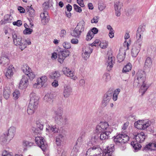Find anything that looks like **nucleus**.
Returning <instances> with one entry per match:
<instances>
[{"label": "nucleus", "instance_id": "1", "mask_svg": "<svg viewBox=\"0 0 156 156\" xmlns=\"http://www.w3.org/2000/svg\"><path fill=\"white\" fill-rule=\"evenodd\" d=\"M30 101L28 106L27 112L28 115H31L34 113L35 110L37 108L39 98L34 92L30 93Z\"/></svg>", "mask_w": 156, "mask_h": 156}, {"label": "nucleus", "instance_id": "2", "mask_svg": "<svg viewBox=\"0 0 156 156\" xmlns=\"http://www.w3.org/2000/svg\"><path fill=\"white\" fill-rule=\"evenodd\" d=\"M16 132V128L13 126L10 127L8 131L5 132L0 138V142L2 145L8 144L13 138Z\"/></svg>", "mask_w": 156, "mask_h": 156}, {"label": "nucleus", "instance_id": "3", "mask_svg": "<svg viewBox=\"0 0 156 156\" xmlns=\"http://www.w3.org/2000/svg\"><path fill=\"white\" fill-rule=\"evenodd\" d=\"M12 38L15 45L19 46L22 50L27 48V45L31 44V42L30 39H23L21 36L19 35H17L16 34L12 35Z\"/></svg>", "mask_w": 156, "mask_h": 156}, {"label": "nucleus", "instance_id": "4", "mask_svg": "<svg viewBox=\"0 0 156 156\" xmlns=\"http://www.w3.org/2000/svg\"><path fill=\"white\" fill-rule=\"evenodd\" d=\"M135 137L136 141H132L131 145L134 149L135 151L136 152L141 147V145L138 144V143L143 142L146 138V136L144 133L142 132L136 135Z\"/></svg>", "mask_w": 156, "mask_h": 156}, {"label": "nucleus", "instance_id": "5", "mask_svg": "<svg viewBox=\"0 0 156 156\" xmlns=\"http://www.w3.org/2000/svg\"><path fill=\"white\" fill-rule=\"evenodd\" d=\"M129 137L125 134H119L114 137V141L118 145H122L127 142L129 140Z\"/></svg>", "mask_w": 156, "mask_h": 156}, {"label": "nucleus", "instance_id": "6", "mask_svg": "<svg viewBox=\"0 0 156 156\" xmlns=\"http://www.w3.org/2000/svg\"><path fill=\"white\" fill-rule=\"evenodd\" d=\"M151 122L148 119L138 121L134 123L135 127L139 129L144 130L150 126Z\"/></svg>", "mask_w": 156, "mask_h": 156}, {"label": "nucleus", "instance_id": "7", "mask_svg": "<svg viewBox=\"0 0 156 156\" xmlns=\"http://www.w3.org/2000/svg\"><path fill=\"white\" fill-rule=\"evenodd\" d=\"M106 130L111 132V129L109 127L108 123L106 122H101L96 126L95 130L97 133Z\"/></svg>", "mask_w": 156, "mask_h": 156}, {"label": "nucleus", "instance_id": "8", "mask_svg": "<svg viewBox=\"0 0 156 156\" xmlns=\"http://www.w3.org/2000/svg\"><path fill=\"white\" fill-rule=\"evenodd\" d=\"M35 141L36 144L42 150L45 151L48 149V145L44 138L38 136L35 137Z\"/></svg>", "mask_w": 156, "mask_h": 156}, {"label": "nucleus", "instance_id": "9", "mask_svg": "<svg viewBox=\"0 0 156 156\" xmlns=\"http://www.w3.org/2000/svg\"><path fill=\"white\" fill-rule=\"evenodd\" d=\"M143 72H138L136 75V78L135 79L133 83V86L137 87H139L140 84L144 83L145 80V77L144 74H143Z\"/></svg>", "mask_w": 156, "mask_h": 156}, {"label": "nucleus", "instance_id": "10", "mask_svg": "<svg viewBox=\"0 0 156 156\" xmlns=\"http://www.w3.org/2000/svg\"><path fill=\"white\" fill-rule=\"evenodd\" d=\"M114 150V145L112 144L109 146H107L106 148L103 151V154L101 153V152L100 153H98L95 155L96 156H112V154Z\"/></svg>", "mask_w": 156, "mask_h": 156}, {"label": "nucleus", "instance_id": "11", "mask_svg": "<svg viewBox=\"0 0 156 156\" xmlns=\"http://www.w3.org/2000/svg\"><path fill=\"white\" fill-rule=\"evenodd\" d=\"M62 71L64 74L73 80H75L77 79V77L75 75L74 71L71 70L67 67H63Z\"/></svg>", "mask_w": 156, "mask_h": 156}, {"label": "nucleus", "instance_id": "12", "mask_svg": "<svg viewBox=\"0 0 156 156\" xmlns=\"http://www.w3.org/2000/svg\"><path fill=\"white\" fill-rule=\"evenodd\" d=\"M142 44V42H137L133 45L131 52V54L133 57H135L137 56L140 50Z\"/></svg>", "mask_w": 156, "mask_h": 156}, {"label": "nucleus", "instance_id": "13", "mask_svg": "<svg viewBox=\"0 0 156 156\" xmlns=\"http://www.w3.org/2000/svg\"><path fill=\"white\" fill-rule=\"evenodd\" d=\"M93 49L90 48L89 46H84L82 48V56L85 60L87 59L92 53Z\"/></svg>", "mask_w": 156, "mask_h": 156}, {"label": "nucleus", "instance_id": "14", "mask_svg": "<svg viewBox=\"0 0 156 156\" xmlns=\"http://www.w3.org/2000/svg\"><path fill=\"white\" fill-rule=\"evenodd\" d=\"M112 93L110 91L107 92L104 95L102 101V105L104 107L106 106L110 100Z\"/></svg>", "mask_w": 156, "mask_h": 156}, {"label": "nucleus", "instance_id": "15", "mask_svg": "<svg viewBox=\"0 0 156 156\" xmlns=\"http://www.w3.org/2000/svg\"><path fill=\"white\" fill-rule=\"evenodd\" d=\"M28 84L29 81L27 76L25 75L23 76L19 83V88L21 89L26 88L28 86Z\"/></svg>", "mask_w": 156, "mask_h": 156}, {"label": "nucleus", "instance_id": "16", "mask_svg": "<svg viewBox=\"0 0 156 156\" xmlns=\"http://www.w3.org/2000/svg\"><path fill=\"white\" fill-rule=\"evenodd\" d=\"M115 58L112 56L108 57L106 59V65L107 66V69L108 71L112 70L113 65L115 62Z\"/></svg>", "mask_w": 156, "mask_h": 156}, {"label": "nucleus", "instance_id": "17", "mask_svg": "<svg viewBox=\"0 0 156 156\" xmlns=\"http://www.w3.org/2000/svg\"><path fill=\"white\" fill-rule=\"evenodd\" d=\"M63 95L65 98L69 97L72 92V88L68 84H65L63 86Z\"/></svg>", "mask_w": 156, "mask_h": 156}, {"label": "nucleus", "instance_id": "18", "mask_svg": "<svg viewBox=\"0 0 156 156\" xmlns=\"http://www.w3.org/2000/svg\"><path fill=\"white\" fill-rule=\"evenodd\" d=\"M83 140V139L81 136L79 137L76 141V144L74 146L72 151L78 153L80 151V148L81 145V142Z\"/></svg>", "mask_w": 156, "mask_h": 156}, {"label": "nucleus", "instance_id": "19", "mask_svg": "<svg viewBox=\"0 0 156 156\" xmlns=\"http://www.w3.org/2000/svg\"><path fill=\"white\" fill-rule=\"evenodd\" d=\"M37 81L39 82L41 86L43 87H45L47 85V81L48 77L45 76H43L40 77L38 78Z\"/></svg>", "mask_w": 156, "mask_h": 156}, {"label": "nucleus", "instance_id": "20", "mask_svg": "<svg viewBox=\"0 0 156 156\" xmlns=\"http://www.w3.org/2000/svg\"><path fill=\"white\" fill-rule=\"evenodd\" d=\"M14 69V67L13 66H9L5 73V76L8 79L12 77L13 74V71Z\"/></svg>", "mask_w": 156, "mask_h": 156}, {"label": "nucleus", "instance_id": "21", "mask_svg": "<svg viewBox=\"0 0 156 156\" xmlns=\"http://www.w3.org/2000/svg\"><path fill=\"white\" fill-rule=\"evenodd\" d=\"M40 16L41 22L43 24L45 25L48 22L49 16L47 11H45L44 12L41 13Z\"/></svg>", "mask_w": 156, "mask_h": 156}, {"label": "nucleus", "instance_id": "22", "mask_svg": "<svg viewBox=\"0 0 156 156\" xmlns=\"http://www.w3.org/2000/svg\"><path fill=\"white\" fill-rule=\"evenodd\" d=\"M9 62V59L8 56L6 55H3L0 59V64L6 66L8 65Z\"/></svg>", "mask_w": 156, "mask_h": 156}, {"label": "nucleus", "instance_id": "23", "mask_svg": "<svg viewBox=\"0 0 156 156\" xmlns=\"http://www.w3.org/2000/svg\"><path fill=\"white\" fill-rule=\"evenodd\" d=\"M144 151H155L156 150V142L150 143L144 146L143 148Z\"/></svg>", "mask_w": 156, "mask_h": 156}, {"label": "nucleus", "instance_id": "24", "mask_svg": "<svg viewBox=\"0 0 156 156\" xmlns=\"http://www.w3.org/2000/svg\"><path fill=\"white\" fill-rule=\"evenodd\" d=\"M46 130L49 132H52L54 133H57L58 130V128L56 125H51L47 126Z\"/></svg>", "mask_w": 156, "mask_h": 156}, {"label": "nucleus", "instance_id": "25", "mask_svg": "<svg viewBox=\"0 0 156 156\" xmlns=\"http://www.w3.org/2000/svg\"><path fill=\"white\" fill-rule=\"evenodd\" d=\"M53 96L52 94H47L44 97V100L45 102L51 104L53 102Z\"/></svg>", "mask_w": 156, "mask_h": 156}, {"label": "nucleus", "instance_id": "26", "mask_svg": "<svg viewBox=\"0 0 156 156\" xmlns=\"http://www.w3.org/2000/svg\"><path fill=\"white\" fill-rule=\"evenodd\" d=\"M101 133L100 138L101 140H104L108 138V136L111 133V132L106 130L102 132Z\"/></svg>", "mask_w": 156, "mask_h": 156}, {"label": "nucleus", "instance_id": "27", "mask_svg": "<svg viewBox=\"0 0 156 156\" xmlns=\"http://www.w3.org/2000/svg\"><path fill=\"white\" fill-rule=\"evenodd\" d=\"M27 14L32 19L35 16V11L34 9L30 6H27Z\"/></svg>", "mask_w": 156, "mask_h": 156}, {"label": "nucleus", "instance_id": "28", "mask_svg": "<svg viewBox=\"0 0 156 156\" xmlns=\"http://www.w3.org/2000/svg\"><path fill=\"white\" fill-rule=\"evenodd\" d=\"M99 137L97 135H94L92 136L89 141V144H90L92 145H94L97 143L98 142Z\"/></svg>", "mask_w": 156, "mask_h": 156}, {"label": "nucleus", "instance_id": "29", "mask_svg": "<svg viewBox=\"0 0 156 156\" xmlns=\"http://www.w3.org/2000/svg\"><path fill=\"white\" fill-rule=\"evenodd\" d=\"M81 32L76 27L73 31L71 33V35L73 37L79 38Z\"/></svg>", "mask_w": 156, "mask_h": 156}, {"label": "nucleus", "instance_id": "30", "mask_svg": "<svg viewBox=\"0 0 156 156\" xmlns=\"http://www.w3.org/2000/svg\"><path fill=\"white\" fill-rule=\"evenodd\" d=\"M85 25L84 21L82 20L78 23L76 27L82 32L84 30Z\"/></svg>", "mask_w": 156, "mask_h": 156}, {"label": "nucleus", "instance_id": "31", "mask_svg": "<svg viewBox=\"0 0 156 156\" xmlns=\"http://www.w3.org/2000/svg\"><path fill=\"white\" fill-rule=\"evenodd\" d=\"M10 94V90L9 88L7 87L4 88L3 91V96L6 99H7L9 98Z\"/></svg>", "mask_w": 156, "mask_h": 156}, {"label": "nucleus", "instance_id": "32", "mask_svg": "<svg viewBox=\"0 0 156 156\" xmlns=\"http://www.w3.org/2000/svg\"><path fill=\"white\" fill-rule=\"evenodd\" d=\"M21 69L22 71L26 75L28 74L31 71V69L26 64H24L22 66Z\"/></svg>", "mask_w": 156, "mask_h": 156}, {"label": "nucleus", "instance_id": "33", "mask_svg": "<svg viewBox=\"0 0 156 156\" xmlns=\"http://www.w3.org/2000/svg\"><path fill=\"white\" fill-rule=\"evenodd\" d=\"M122 3L119 0H116L114 2V7L115 9H121L122 6Z\"/></svg>", "mask_w": 156, "mask_h": 156}, {"label": "nucleus", "instance_id": "34", "mask_svg": "<svg viewBox=\"0 0 156 156\" xmlns=\"http://www.w3.org/2000/svg\"><path fill=\"white\" fill-rule=\"evenodd\" d=\"M55 122L59 124H63L64 122L63 118L61 115H55Z\"/></svg>", "mask_w": 156, "mask_h": 156}, {"label": "nucleus", "instance_id": "35", "mask_svg": "<svg viewBox=\"0 0 156 156\" xmlns=\"http://www.w3.org/2000/svg\"><path fill=\"white\" fill-rule=\"evenodd\" d=\"M132 65L130 63H129L124 67L123 69L122 72L123 73H126L130 71Z\"/></svg>", "mask_w": 156, "mask_h": 156}, {"label": "nucleus", "instance_id": "36", "mask_svg": "<svg viewBox=\"0 0 156 156\" xmlns=\"http://www.w3.org/2000/svg\"><path fill=\"white\" fill-rule=\"evenodd\" d=\"M50 76L52 79H57L60 76V74L58 71H56L51 73Z\"/></svg>", "mask_w": 156, "mask_h": 156}, {"label": "nucleus", "instance_id": "37", "mask_svg": "<svg viewBox=\"0 0 156 156\" xmlns=\"http://www.w3.org/2000/svg\"><path fill=\"white\" fill-rule=\"evenodd\" d=\"M63 140V136L61 134L58 136L56 139V142L58 146L60 145L61 143Z\"/></svg>", "mask_w": 156, "mask_h": 156}, {"label": "nucleus", "instance_id": "38", "mask_svg": "<svg viewBox=\"0 0 156 156\" xmlns=\"http://www.w3.org/2000/svg\"><path fill=\"white\" fill-rule=\"evenodd\" d=\"M152 63L151 58L150 57L147 58L144 63L145 67L147 68H150Z\"/></svg>", "mask_w": 156, "mask_h": 156}, {"label": "nucleus", "instance_id": "39", "mask_svg": "<svg viewBox=\"0 0 156 156\" xmlns=\"http://www.w3.org/2000/svg\"><path fill=\"white\" fill-rule=\"evenodd\" d=\"M124 53V54H123L121 52H120L117 55V58L119 62H121L124 60L125 58V55L126 54V52L125 51Z\"/></svg>", "mask_w": 156, "mask_h": 156}, {"label": "nucleus", "instance_id": "40", "mask_svg": "<svg viewBox=\"0 0 156 156\" xmlns=\"http://www.w3.org/2000/svg\"><path fill=\"white\" fill-rule=\"evenodd\" d=\"M120 90L119 89H116L114 91V93L113 94V101H116L118 98V96L119 94Z\"/></svg>", "mask_w": 156, "mask_h": 156}, {"label": "nucleus", "instance_id": "41", "mask_svg": "<svg viewBox=\"0 0 156 156\" xmlns=\"http://www.w3.org/2000/svg\"><path fill=\"white\" fill-rule=\"evenodd\" d=\"M108 44V42L105 40L102 41H101L100 46L102 49H105L107 48Z\"/></svg>", "mask_w": 156, "mask_h": 156}, {"label": "nucleus", "instance_id": "42", "mask_svg": "<svg viewBox=\"0 0 156 156\" xmlns=\"http://www.w3.org/2000/svg\"><path fill=\"white\" fill-rule=\"evenodd\" d=\"M148 87L146 86V84L143 83L140 90V92L142 95H143L147 90Z\"/></svg>", "mask_w": 156, "mask_h": 156}, {"label": "nucleus", "instance_id": "43", "mask_svg": "<svg viewBox=\"0 0 156 156\" xmlns=\"http://www.w3.org/2000/svg\"><path fill=\"white\" fill-rule=\"evenodd\" d=\"M20 91L17 90H14L13 93V96L14 99L15 100H16L20 96Z\"/></svg>", "mask_w": 156, "mask_h": 156}, {"label": "nucleus", "instance_id": "44", "mask_svg": "<svg viewBox=\"0 0 156 156\" xmlns=\"http://www.w3.org/2000/svg\"><path fill=\"white\" fill-rule=\"evenodd\" d=\"M111 76L109 73H105L103 76V80L105 82H108L110 80Z\"/></svg>", "mask_w": 156, "mask_h": 156}, {"label": "nucleus", "instance_id": "45", "mask_svg": "<svg viewBox=\"0 0 156 156\" xmlns=\"http://www.w3.org/2000/svg\"><path fill=\"white\" fill-rule=\"evenodd\" d=\"M57 58L58 61L61 64L62 63L65 58L59 52L58 53Z\"/></svg>", "mask_w": 156, "mask_h": 156}, {"label": "nucleus", "instance_id": "46", "mask_svg": "<svg viewBox=\"0 0 156 156\" xmlns=\"http://www.w3.org/2000/svg\"><path fill=\"white\" fill-rule=\"evenodd\" d=\"M65 58L68 57L70 54V52L67 50H65L59 52Z\"/></svg>", "mask_w": 156, "mask_h": 156}, {"label": "nucleus", "instance_id": "47", "mask_svg": "<svg viewBox=\"0 0 156 156\" xmlns=\"http://www.w3.org/2000/svg\"><path fill=\"white\" fill-rule=\"evenodd\" d=\"M145 27L144 26H140L138 29L137 33L143 35L144 32L145 31Z\"/></svg>", "mask_w": 156, "mask_h": 156}, {"label": "nucleus", "instance_id": "48", "mask_svg": "<svg viewBox=\"0 0 156 156\" xmlns=\"http://www.w3.org/2000/svg\"><path fill=\"white\" fill-rule=\"evenodd\" d=\"M12 17L8 14L5 15L4 16V19L5 23H10L11 22V20L12 19Z\"/></svg>", "mask_w": 156, "mask_h": 156}, {"label": "nucleus", "instance_id": "49", "mask_svg": "<svg viewBox=\"0 0 156 156\" xmlns=\"http://www.w3.org/2000/svg\"><path fill=\"white\" fill-rule=\"evenodd\" d=\"M94 36L92 32L89 31L87 33L86 39L87 41L90 40L94 37Z\"/></svg>", "mask_w": 156, "mask_h": 156}, {"label": "nucleus", "instance_id": "50", "mask_svg": "<svg viewBox=\"0 0 156 156\" xmlns=\"http://www.w3.org/2000/svg\"><path fill=\"white\" fill-rule=\"evenodd\" d=\"M33 31V30L30 28H27L25 29L23 31V34L24 35H29Z\"/></svg>", "mask_w": 156, "mask_h": 156}, {"label": "nucleus", "instance_id": "51", "mask_svg": "<svg viewBox=\"0 0 156 156\" xmlns=\"http://www.w3.org/2000/svg\"><path fill=\"white\" fill-rule=\"evenodd\" d=\"M62 45L64 48L66 49H68L71 48V45L70 43L66 41L64 42Z\"/></svg>", "mask_w": 156, "mask_h": 156}, {"label": "nucleus", "instance_id": "52", "mask_svg": "<svg viewBox=\"0 0 156 156\" xmlns=\"http://www.w3.org/2000/svg\"><path fill=\"white\" fill-rule=\"evenodd\" d=\"M25 75H27V78H28V77L30 80H32L35 77V74L33 72H31V71L28 74Z\"/></svg>", "mask_w": 156, "mask_h": 156}, {"label": "nucleus", "instance_id": "53", "mask_svg": "<svg viewBox=\"0 0 156 156\" xmlns=\"http://www.w3.org/2000/svg\"><path fill=\"white\" fill-rule=\"evenodd\" d=\"M37 128L40 129V130H42L43 129V124L39 121H37L36 122Z\"/></svg>", "mask_w": 156, "mask_h": 156}, {"label": "nucleus", "instance_id": "54", "mask_svg": "<svg viewBox=\"0 0 156 156\" xmlns=\"http://www.w3.org/2000/svg\"><path fill=\"white\" fill-rule=\"evenodd\" d=\"M55 115H61L62 116L63 113L62 109L60 108H58L57 111L55 112Z\"/></svg>", "mask_w": 156, "mask_h": 156}, {"label": "nucleus", "instance_id": "55", "mask_svg": "<svg viewBox=\"0 0 156 156\" xmlns=\"http://www.w3.org/2000/svg\"><path fill=\"white\" fill-rule=\"evenodd\" d=\"M92 151L100 152L101 151V148H100L98 146H95L92 147H91Z\"/></svg>", "mask_w": 156, "mask_h": 156}, {"label": "nucleus", "instance_id": "56", "mask_svg": "<svg viewBox=\"0 0 156 156\" xmlns=\"http://www.w3.org/2000/svg\"><path fill=\"white\" fill-rule=\"evenodd\" d=\"M101 41L99 39H96L91 44V45L92 46H96L100 45Z\"/></svg>", "mask_w": 156, "mask_h": 156}, {"label": "nucleus", "instance_id": "57", "mask_svg": "<svg viewBox=\"0 0 156 156\" xmlns=\"http://www.w3.org/2000/svg\"><path fill=\"white\" fill-rule=\"evenodd\" d=\"M143 35L140 34H139L136 33V38L137 39L136 42H141V41L143 39Z\"/></svg>", "mask_w": 156, "mask_h": 156}, {"label": "nucleus", "instance_id": "58", "mask_svg": "<svg viewBox=\"0 0 156 156\" xmlns=\"http://www.w3.org/2000/svg\"><path fill=\"white\" fill-rule=\"evenodd\" d=\"M73 8L75 11L77 12L80 13L82 11V9L81 7L79 6L76 4H74L73 5Z\"/></svg>", "mask_w": 156, "mask_h": 156}, {"label": "nucleus", "instance_id": "59", "mask_svg": "<svg viewBox=\"0 0 156 156\" xmlns=\"http://www.w3.org/2000/svg\"><path fill=\"white\" fill-rule=\"evenodd\" d=\"M23 145L24 146L28 147L31 146L32 145V144L31 142L24 140L23 142Z\"/></svg>", "mask_w": 156, "mask_h": 156}, {"label": "nucleus", "instance_id": "60", "mask_svg": "<svg viewBox=\"0 0 156 156\" xmlns=\"http://www.w3.org/2000/svg\"><path fill=\"white\" fill-rule=\"evenodd\" d=\"M99 17L98 16H95L93 17L92 19L91 20L92 23H96L98 21Z\"/></svg>", "mask_w": 156, "mask_h": 156}, {"label": "nucleus", "instance_id": "61", "mask_svg": "<svg viewBox=\"0 0 156 156\" xmlns=\"http://www.w3.org/2000/svg\"><path fill=\"white\" fill-rule=\"evenodd\" d=\"M2 156H13V155L12 153L5 151L3 152Z\"/></svg>", "mask_w": 156, "mask_h": 156}, {"label": "nucleus", "instance_id": "62", "mask_svg": "<svg viewBox=\"0 0 156 156\" xmlns=\"http://www.w3.org/2000/svg\"><path fill=\"white\" fill-rule=\"evenodd\" d=\"M12 24L14 26L20 27L22 25V22L21 20H19L13 22Z\"/></svg>", "mask_w": 156, "mask_h": 156}, {"label": "nucleus", "instance_id": "63", "mask_svg": "<svg viewBox=\"0 0 156 156\" xmlns=\"http://www.w3.org/2000/svg\"><path fill=\"white\" fill-rule=\"evenodd\" d=\"M66 34V31L65 30H62L60 33V36L61 37H65Z\"/></svg>", "mask_w": 156, "mask_h": 156}, {"label": "nucleus", "instance_id": "64", "mask_svg": "<svg viewBox=\"0 0 156 156\" xmlns=\"http://www.w3.org/2000/svg\"><path fill=\"white\" fill-rule=\"evenodd\" d=\"M106 7V5L105 4L102 3L99 5L98 6V9L100 11H102L105 9Z\"/></svg>", "mask_w": 156, "mask_h": 156}]
</instances>
